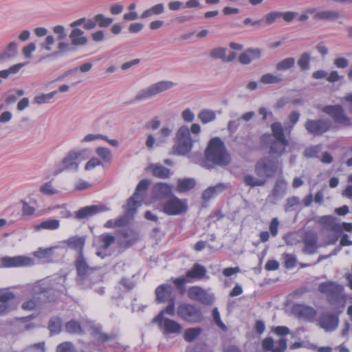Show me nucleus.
Here are the masks:
<instances>
[{"label": "nucleus", "mask_w": 352, "mask_h": 352, "mask_svg": "<svg viewBox=\"0 0 352 352\" xmlns=\"http://www.w3.org/2000/svg\"><path fill=\"white\" fill-rule=\"evenodd\" d=\"M261 51L259 49H248L239 57V62L243 65L250 64L252 60L261 57Z\"/></svg>", "instance_id": "nucleus-26"}, {"label": "nucleus", "mask_w": 352, "mask_h": 352, "mask_svg": "<svg viewBox=\"0 0 352 352\" xmlns=\"http://www.w3.org/2000/svg\"><path fill=\"white\" fill-rule=\"evenodd\" d=\"M285 258V267L292 268L296 265V259L294 256L289 254H283Z\"/></svg>", "instance_id": "nucleus-62"}, {"label": "nucleus", "mask_w": 352, "mask_h": 352, "mask_svg": "<svg viewBox=\"0 0 352 352\" xmlns=\"http://www.w3.org/2000/svg\"><path fill=\"white\" fill-rule=\"evenodd\" d=\"M69 38L70 39L72 47L74 48L86 45L89 41L81 29H72L69 34Z\"/></svg>", "instance_id": "nucleus-22"}, {"label": "nucleus", "mask_w": 352, "mask_h": 352, "mask_svg": "<svg viewBox=\"0 0 352 352\" xmlns=\"http://www.w3.org/2000/svg\"><path fill=\"white\" fill-rule=\"evenodd\" d=\"M295 311L299 316L307 319L313 318L316 315V311L311 307L303 305H298L295 307Z\"/></svg>", "instance_id": "nucleus-36"}, {"label": "nucleus", "mask_w": 352, "mask_h": 352, "mask_svg": "<svg viewBox=\"0 0 352 352\" xmlns=\"http://www.w3.org/2000/svg\"><path fill=\"white\" fill-rule=\"evenodd\" d=\"M109 210L105 204L93 205L80 208L76 212V218L82 219L87 218L99 212H105Z\"/></svg>", "instance_id": "nucleus-18"}, {"label": "nucleus", "mask_w": 352, "mask_h": 352, "mask_svg": "<svg viewBox=\"0 0 352 352\" xmlns=\"http://www.w3.org/2000/svg\"><path fill=\"white\" fill-rule=\"evenodd\" d=\"M96 153L104 162H109L111 159V152L108 148L98 147Z\"/></svg>", "instance_id": "nucleus-50"}, {"label": "nucleus", "mask_w": 352, "mask_h": 352, "mask_svg": "<svg viewBox=\"0 0 352 352\" xmlns=\"http://www.w3.org/2000/svg\"><path fill=\"white\" fill-rule=\"evenodd\" d=\"M338 317L333 314H322L319 318L320 326L327 331L335 330L338 325Z\"/></svg>", "instance_id": "nucleus-19"}, {"label": "nucleus", "mask_w": 352, "mask_h": 352, "mask_svg": "<svg viewBox=\"0 0 352 352\" xmlns=\"http://www.w3.org/2000/svg\"><path fill=\"white\" fill-rule=\"evenodd\" d=\"M322 111L329 115L335 122L343 126L351 125V122L340 105H328L322 109Z\"/></svg>", "instance_id": "nucleus-13"}, {"label": "nucleus", "mask_w": 352, "mask_h": 352, "mask_svg": "<svg viewBox=\"0 0 352 352\" xmlns=\"http://www.w3.org/2000/svg\"><path fill=\"white\" fill-rule=\"evenodd\" d=\"M66 277L58 276L52 280H44L38 283L32 288V294L34 298H38L42 302L52 300L49 294L53 291L63 292L65 291V283Z\"/></svg>", "instance_id": "nucleus-4"}, {"label": "nucleus", "mask_w": 352, "mask_h": 352, "mask_svg": "<svg viewBox=\"0 0 352 352\" xmlns=\"http://www.w3.org/2000/svg\"><path fill=\"white\" fill-rule=\"evenodd\" d=\"M172 287L170 285H162L155 290L156 300L159 302H163L171 294Z\"/></svg>", "instance_id": "nucleus-32"}, {"label": "nucleus", "mask_w": 352, "mask_h": 352, "mask_svg": "<svg viewBox=\"0 0 352 352\" xmlns=\"http://www.w3.org/2000/svg\"><path fill=\"white\" fill-rule=\"evenodd\" d=\"M65 243L72 249L78 251V254L82 253L85 245V239L82 237L73 236L68 239Z\"/></svg>", "instance_id": "nucleus-33"}, {"label": "nucleus", "mask_w": 352, "mask_h": 352, "mask_svg": "<svg viewBox=\"0 0 352 352\" xmlns=\"http://www.w3.org/2000/svg\"><path fill=\"white\" fill-rule=\"evenodd\" d=\"M126 223L124 219H118L116 220H109L104 223V227L107 228H111L114 227L122 226Z\"/></svg>", "instance_id": "nucleus-59"}, {"label": "nucleus", "mask_w": 352, "mask_h": 352, "mask_svg": "<svg viewBox=\"0 0 352 352\" xmlns=\"http://www.w3.org/2000/svg\"><path fill=\"white\" fill-rule=\"evenodd\" d=\"M206 274V268L199 265L195 264L192 269L187 272L186 274L187 278L191 280L192 278L201 279Z\"/></svg>", "instance_id": "nucleus-30"}, {"label": "nucleus", "mask_w": 352, "mask_h": 352, "mask_svg": "<svg viewBox=\"0 0 352 352\" xmlns=\"http://www.w3.org/2000/svg\"><path fill=\"white\" fill-rule=\"evenodd\" d=\"M279 170H281V166H280L278 160L271 159L269 157L260 159L254 167L256 175L265 179L266 182L267 179L273 177Z\"/></svg>", "instance_id": "nucleus-7"}, {"label": "nucleus", "mask_w": 352, "mask_h": 352, "mask_svg": "<svg viewBox=\"0 0 352 352\" xmlns=\"http://www.w3.org/2000/svg\"><path fill=\"white\" fill-rule=\"evenodd\" d=\"M195 141V140H193L190 135L188 127L182 126L175 133V143L171 153L177 155H186L191 151Z\"/></svg>", "instance_id": "nucleus-5"}, {"label": "nucleus", "mask_w": 352, "mask_h": 352, "mask_svg": "<svg viewBox=\"0 0 352 352\" xmlns=\"http://www.w3.org/2000/svg\"><path fill=\"white\" fill-rule=\"evenodd\" d=\"M201 333L199 328H190L184 332V339L187 342H192L195 340Z\"/></svg>", "instance_id": "nucleus-51"}, {"label": "nucleus", "mask_w": 352, "mask_h": 352, "mask_svg": "<svg viewBox=\"0 0 352 352\" xmlns=\"http://www.w3.org/2000/svg\"><path fill=\"white\" fill-rule=\"evenodd\" d=\"M65 329L67 333L71 334H80L82 332L80 324L75 320L68 321L65 324Z\"/></svg>", "instance_id": "nucleus-40"}, {"label": "nucleus", "mask_w": 352, "mask_h": 352, "mask_svg": "<svg viewBox=\"0 0 352 352\" xmlns=\"http://www.w3.org/2000/svg\"><path fill=\"white\" fill-rule=\"evenodd\" d=\"M315 14H316V8H309L305 10L301 14H298L296 18L298 21L301 23H306L309 16H311L312 19L315 21Z\"/></svg>", "instance_id": "nucleus-45"}, {"label": "nucleus", "mask_w": 352, "mask_h": 352, "mask_svg": "<svg viewBox=\"0 0 352 352\" xmlns=\"http://www.w3.org/2000/svg\"><path fill=\"white\" fill-rule=\"evenodd\" d=\"M150 184L149 180L142 179L138 184L135 192L128 199L126 213L128 217L133 215L136 209L141 206L144 198V192L147 189Z\"/></svg>", "instance_id": "nucleus-8"}, {"label": "nucleus", "mask_w": 352, "mask_h": 352, "mask_svg": "<svg viewBox=\"0 0 352 352\" xmlns=\"http://www.w3.org/2000/svg\"><path fill=\"white\" fill-rule=\"evenodd\" d=\"M176 83L171 80H160L138 91L135 95L133 101L141 102L146 99L152 98L158 94L173 89Z\"/></svg>", "instance_id": "nucleus-6"}, {"label": "nucleus", "mask_w": 352, "mask_h": 352, "mask_svg": "<svg viewBox=\"0 0 352 352\" xmlns=\"http://www.w3.org/2000/svg\"><path fill=\"white\" fill-rule=\"evenodd\" d=\"M177 314L182 320L190 323H197L203 319L200 309L188 303L179 305L177 309Z\"/></svg>", "instance_id": "nucleus-9"}, {"label": "nucleus", "mask_w": 352, "mask_h": 352, "mask_svg": "<svg viewBox=\"0 0 352 352\" xmlns=\"http://www.w3.org/2000/svg\"><path fill=\"white\" fill-rule=\"evenodd\" d=\"M187 210V201L175 196L170 197L162 205V211L168 215H179L186 212Z\"/></svg>", "instance_id": "nucleus-11"}, {"label": "nucleus", "mask_w": 352, "mask_h": 352, "mask_svg": "<svg viewBox=\"0 0 352 352\" xmlns=\"http://www.w3.org/2000/svg\"><path fill=\"white\" fill-rule=\"evenodd\" d=\"M318 223L333 232H340L342 231L341 225L338 223L337 219L331 215L322 216L318 219Z\"/></svg>", "instance_id": "nucleus-25"}, {"label": "nucleus", "mask_w": 352, "mask_h": 352, "mask_svg": "<svg viewBox=\"0 0 352 352\" xmlns=\"http://www.w3.org/2000/svg\"><path fill=\"white\" fill-rule=\"evenodd\" d=\"M196 185V182L194 179L188 178L184 179H179L177 186V190L179 192H184L193 188Z\"/></svg>", "instance_id": "nucleus-37"}, {"label": "nucleus", "mask_w": 352, "mask_h": 352, "mask_svg": "<svg viewBox=\"0 0 352 352\" xmlns=\"http://www.w3.org/2000/svg\"><path fill=\"white\" fill-rule=\"evenodd\" d=\"M188 296L190 299L197 300L204 305H211L214 297L199 287H190L188 290Z\"/></svg>", "instance_id": "nucleus-16"}, {"label": "nucleus", "mask_w": 352, "mask_h": 352, "mask_svg": "<svg viewBox=\"0 0 352 352\" xmlns=\"http://www.w3.org/2000/svg\"><path fill=\"white\" fill-rule=\"evenodd\" d=\"M281 17V12H272L265 15V21L267 24L273 23L278 18Z\"/></svg>", "instance_id": "nucleus-64"}, {"label": "nucleus", "mask_w": 352, "mask_h": 352, "mask_svg": "<svg viewBox=\"0 0 352 352\" xmlns=\"http://www.w3.org/2000/svg\"><path fill=\"white\" fill-rule=\"evenodd\" d=\"M54 248H38V250L35 251L33 254L34 255L38 258L45 259L47 262H50L52 259V256H53V250Z\"/></svg>", "instance_id": "nucleus-39"}, {"label": "nucleus", "mask_w": 352, "mask_h": 352, "mask_svg": "<svg viewBox=\"0 0 352 352\" xmlns=\"http://www.w3.org/2000/svg\"><path fill=\"white\" fill-rule=\"evenodd\" d=\"M39 191L47 196L53 195L57 193V190L53 187L52 182H47L43 184L39 188Z\"/></svg>", "instance_id": "nucleus-52"}, {"label": "nucleus", "mask_w": 352, "mask_h": 352, "mask_svg": "<svg viewBox=\"0 0 352 352\" xmlns=\"http://www.w3.org/2000/svg\"><path fill=\"white\" fill-rule=\"evenodd\" d=\"M76 267L78 276V283L85 288L91 287L92 283L101 281L102 276L98 269L89 267L82 253L78 254Z\"/></svg>", "instance_id": "nucleus-3"}, {"label": "nucleus", "mask_w": 352, "mask_h": 352, "mask_svg": "<svg viewBox=\"0 0 352 352\" xmlns=\"http://www.w3.org/2000/svg\"><path fill=\"white\" fill-rule=\"evenodd\" d=\"M1 265L4 267H19L30 266L34 264V259L25 256L13 257L4 256L1 259Z\"/></svg>", "instance_id": "nucleus-15"}, {"label": "nucleus", "mask_w": 352, "mask_h": 352, "mask_svg": "<svg viewBox=\"0 0 352 352\" xmlns=\"http://www.w3.org/2000/svg\"><path fill=\"white\" fill-rule=\"evenodd\" d=\"M198 118L203 124H207L215 120L216 113L210 109H204L198 114Z\"/></svg>", "instance_id": "nucleus-41"}, {"label": "nucleus", "mask_w": 352, "mask_h": 352, "mask_svg": "<svg viewBox=\"0 0 352 352\" xmlns=\"http://www.w3.org/2000/svg\"><path fill=\"white\" fill-rule=\"evenodd\" d=\"M210 55L213 58L221 59L223 62H225L226 49L221 47L214 48L210 51Z\"/></svg>", "instance_id": "nucleus-54"}, {"label": "nucleus", "mask_w": 352, "mask_h": 352, "mask_svg": "<svg viewBox=\"0 0 352 352\" xmlns=\"http://www.w3.org/2000/svg\"><path fill=\"white\" fill-rule=\"evenodd\" d=\"M340 17V12L337 10H322L316 8L315 21H336Z\"/></svg>", "instance_id": "nucleus-23"}, {"label": "nucleus", "mask_w": 352, "mask_h": 352, "mask_svg": "<svg viewBox=\"0 0 352 352\" xmlns=\"http://www.w3.org/2000/svg\"><path fill=\"white\" fill-rule=\"evenodd\" d=\"M14 298L15 296L12 292L0 289V302L12 300Z\"/></svg>", "instance_id": "nucleus-61"}, {"label": "nucleus", "mask_w": 352, "mask_h": 352, "mask_svg": "<svg viewBox=\"0 0 352 352\" xmlns=\"http://www.w3.org/2000/svg\"><path fill=\"white\" fill-rule=\"evenodd\" d=\"M318 236L314 231H308L305 234L303 243L305 246L302 249L303 252L308 254H314L316 249Z\"/></svg>", "instance_id": "nucleus-21"}, {"label": "nucleus", "mask_w": 352, "mask_h": 352, "mask_svg": "<svg viewBox=\"0 0 352 352\" xmlns=\"http://www.w3.org/2000/svg\"><path fill=\"white\" fill-rule=\"evenodd\" d=\"M212 188V190L214 192V194L216 195L224 192L228 188H229L230 185L229 184L226 183H219L215 186H210Z\"/></svg>", "instance_id": "nucleus-60"}, {"label": "nucleus", "mask_w": 352, "mask_h": 352, "mask_svg": "<svg viewBox=\"0 0 352 352\" xmlns=\"http://www.w3.org/2000/svg\"><path fill=\"white\" fill-rule=\"evenodd\" d=\"M311 59V54L308 52H305L302 54V55L300 56L299 59L298 60V65L299 67L303 70H307L309 67V63Z\"/></svg>", "instance_id": "nucleus-47"}, {"label": "nucleus", "mask_w": 352, "mask_h": 352, "mask_svg": "<svg viewBox=\"0 0 352 352\" xmlns=\"http://www.w3.org/2000/svg\"><path fill=\"white\" fill-rule=\"evenodd\" d=\"M57 94V91H54L48 94H43L34 97V102L36 104H41L49 102L51 99Z\"/></svg>", "instance_id": "nucleus-49"}, {"label": "nucleus", "mask_w": 352, "mask_h": 352, "mask_svg": "<svg viewBox=\"0 0 352 352\" xmlns=\"http://www.w3.org/2000/svg\"><path fill=\"white\" fill-rule=\"evenodd\" d=\"M23 352H45V342L34 344L24 349Z\"/></svg>", "instance_id": "nucleus-56"}, {"label": "nucleus", "mask_w": 352, "mask_h": 352, "mask_svg": "<svg viewBox=\"0 0 352 352\" xmlns=\"http://www.w3.org/2000/svg\"><path fill=\"white\" fill-rule=\"evenodd\" d=\"M61 320L58 317L52 318L49 322V329L51 333H58L61 330Z\"/></svg>", "instance_id": "nucleus-48"}, {"label": "nucleus", "mask_w": 352, "mask_h": 352, "mask_svg": "<svg viewBox=\"0 0 352 352\" xmlns=\"http://www.w3.org/2000/svg\"><path fill=\"white\" fill-rule=\"evenodd\" d=\"M172 192V186L165 183H157L156 184L152 190L153 197L156 199H162Z\"/></svg>", "instance_id": "nucleus-24"}, {"label": "nucleus", "mask_w": 352, "mask_h": 352, "mask_svg": "<svg viewBox=\"0 0 352 352\" xmlns=\"http://www.w3.org/2000/svg\"><path fill=\"white\" fill-rule=\"evenodd\" d=\"M205 166L212 168L213 166H226L231 162L223 142L219 138H212L204 151Z\"/></svg>", "instance_id": "nucleus-1"}, {"label": "nucleus", "mask_w": 352, "mask_h": 352, "mask_svg": "<svg viewBox=\"0 0 352 352\" xmlns=\"http://www.w3.org/2000/svg\"><path fill=\"white\" fill-rule=\"evenodd\" d=\"M91 335L97 337L98 340L102 342H107L116 338V335L115 333L107 334L103 333L102 331L101 326L100 325H92L91 327Z\"/></svg>", "instance_id": "nucleus-28"}, {"label": "nucleus", "mask_w": 352, "mask_h": 352, "mask_svg": "<svg viewBox=\"0 0 352 352\" xmlns=\"http://www.w3.org/2000/svg\"><path fill=\"white\" fill-rule=\"evenodd\" d=\"M112 18L107 17L102 14H97L91 19H88L87 23L85 25V29L87 30H91L97 25L101 28H105L110 26L113 23Z\"/></svg>", "instance_id": "nucleus-17"}, {"label": "nucleus", "mask_w": 352, "mask_h": 352, "mask_svg": "<svg viewBox=\"0 0 352 352\" xmlns=\"http://www.w3.org/2000/svg\"><path fill=\"white\" fill-rule=\"evenodd\" d=\"M243 180L246 186H250L252 188L256 186H263L266 183L265 179L259 177L257 178L252 175H245Z\"/></svg>", "instance_id": "nucleus-35"}, {"label": "nucleus", "mask_w": 352, "mask_h": 352, "mask_svg": "<svg viewBox=\"0 0 352 352\" xmlns=\"http://www.w3.org/2000/svg\"><path fill=\"white\" fill-rule=\"evenodd\" d=\"M289 144L287 140H274L272 142L270 147V153L277 156L283 154L285 146Z\"/></svg>", "instance_id": "nucleus-27"}, {"label": "nucleus", "mask_w": 352, "mask_h": 352, "mask_svg": "<svg viewBox=\"0 0 352 352\" xmlns=\"http://www.w3.org/2000/svg\"><path fill=\"white\" fill-rule=\"evenodd\" d=\"M53 32L58 36V39L62 41L67 36L65 29L63 25H56L54 27Z\"/></svg>", "instance_id": "nucleus-63"}, {"label": "nucleus", "mask_w": 352, "mask_h": 352, "mask_svg": "<svg viewBox=\"0 0 352 352\" xmlns=\"http://www.w3.org/2000/svg\"><path fill=\"white\" fill-rule=\"evenodd\" d=\"M318 291L325 294L327 301L336 311L339 314L343 311L346 298L342 285L336 282L327 281L319 285Z\"/></svg>", "instance_id": "nucleus-2"}, {"label": "nucleus", "mask_w": 352, "mask_h": 352, "mask_svg": "<svg viewBox=\"0 0 352 352\" xmlns=\"http://www.w3.org/2000/svg\"><path fill=\"white\" fill-rule=\"evenodd\" d=\"M153 323H157L164 333H179L182 327L177 322L162 317V314H159L153 319Z\"/></svg>", "instance_id": "nucleus-14"}, {"label": "nucleus", "mask_w": 352, "mask_h": 352, "mask_svg": "<svg viewBox=\"0 0 352 352\" xmlns=\"http://www.w3.org/2000/svg\"><path fill=\"white\" fill-rule=\"evenodd\" d=\"M164 12V6L163 3H157L156 5L153 6L152 7L145 10L140 18L142 19L150 18L154 15H160Z\"/></svg>", "instance_id": "nucleus-31"}, {"label": "nucleus", "mask_w": 352, "mask_h": 352, "mask_svg": "<svg viewBox=\"0 0 352 352\" xmlns=\"http://www.w3.org/2000/svg\"><path fill=\"white\" fill-rule=\"evenodd\" d=\"M331 126L329 120H308L305 123V128L309 133L319 136L328 131Z\"/></svg>", "instance_id": "nucleus-12"}, {"label": "nucleus", "mask_w": 352, "mask_h": 352, "mask_svg": "<svg viewBox=\"0 0 352 352\" xmlns=\"http://www.w3.org/2000/svg\"><path fill=\"white\" fill-rule=\"evenodd\" d=\"M295 58L289 57L283 59L276 65V69L278 71H285L294 67Z\"/></svg>", "instance_id": "nucleus-43"}, {"label": "nucleus", "mask_w": 352, "mask_h": 352, "mask_svg": "<svg viewBox=\"0 0 352 352\" xmlns=\"http://www.w3.org/2000/svg\"><path fill=\"white\" fill-rule=\"evenodd\" d=\"M321 145H314L305 148L303 153L304 155L308 158L316 157L321 151Z\"/></svg>", "instance_id": "nucleus-53"}, {"label": "nucleus", "mask_w": 352, "mask_h": 352, "mask_svg": "<svg viewBox=\"0 0 352 352\" xmlns=\"http://www.w3.org/2000/svg\"><path fill=\"white\" fill-rule=\"evenodd\" d=\"M60 226L59 221L57 219H48L41 222L40 224L34 226L35 230H39L40 229L45 230H56Z\"/></svg>", "instance_id": "nucleus-38"}, {"label": "nucleus", "mask_w": 352, "mask_h": 352, "mask_svg": "<svg viewBox=\"0 0 352 352\" xmlns=\"http://www.w3.org/2000/svg\"><path fill=\"white\" fill-rule=\"evenodd\" d=\"M56 352H77V351L72 343L65 342L57 346Z\"/></svg>", "instance_id": "nucleus-55"}, {"label": "nucleus", "mask_w": 352, "mask_h": 352, "mask_svg": "<svg viewBox=\"0 0 352 352\" xmlns=\"http://www.w3.org/2000/svg\"><path fill=\"white\" fill-rule=\"evenodd\" d=\"M286 188L287 183L285 181L282 179H279L275 184L272 191V195L276 197H282L285 194Z\"/></svg>", "instance_id": "nucleus-42"}, {"label": "nucleus", "mask_w": 352, "mask_h": 352, "mask_svg": "<svg viewBox=\"0 0 352 352\" xmlns=\"http://www.w3.org/2000/svg\"><path fill=\"white\" fill-rule=\"evenodd\" d=\"M212 317L216 324L222 330H226V326L223 324L220 318V314L217 308H214L212 311Z\"/></svg>", "instance_id": "nucleus-58"}, {"label": "nucleus", "mask_w": 352, "mask_h": 352, "mask_svg": "<svg viewBox=\"0 0 352 352\" xmlns=\"http://www.w3.org/2000/svg\"><path fill=\"white\" fill-rule=\"evenodd\" d=\"M271 128L275 140H287L280 123L274 122L272 124Z\"/></svg>", "instance_id": "nucleus-46"}, {"label": "nucleus", "mask_w": 352, "mask_h": 352, "mask_svg": "<svg viewBox=\"0 0 352 352\" xmlns=\"http://www.w3.org/2000/svg\"><path fill=\"white\" fill-rule=\"evenodd\" d=\"M17 54V44L15 42H10L6 50L0 54V61L14 58Z\"/></svg>", "instance_id": "nucleus-34"}, {"label": "nucleus", "mask_w": 352, "mask_h": 352, "mask_svg": "<svg viewBox=\"0 0 352 352\" xmlns=\"http://www.w3.org/2000/svg\"><path fill=\"white\" fill-rule=\"evenodd\" d=\"M86 153V150L69 151L63 159L61 168L56 170V173H61L63 170L77 171L78 164L85 160L83 155Z\"/></svg>", "instance_id": "nucleus-10"}, {"label": "nucleus", "mask_w": 352, "mask_h": 352, "mask_svg": "<svg viewBox=\"0 0 352 352\" xmlns=\"http://www.w3.org/2000/svg\"><path fill=\"white\" fill-rule=\"evenodd\" d=\"M100 239L103 243L102 248L107 249L109 246L115 242V237L109 234H102L100 236Z\"/></svg>", "instance_id": "nucleus-57"}, {"label": "nucleus", "mask_w": 352, "mask_h": 352, "mask_svg": "<svg viewBox=\"0 0 352 352\" xmlns=\"http://www.w3.org/2000/svg\"><path fill=\"white\" fill-rule=\"evenodd\" d=\"M148 170L152 172V174L160 179H166L169 177L170 170L160 165V164H151L148 167Z\"/></svg>", "instance_id": "nucleus-29"}, {"label": "nucleus", "mask_w": 352, "mask_h": 352, "mask_svg": "<svg viewBox=\"0 0 352 352\" xmlns=\"http://www.w3.org/2000/svg\"><path fill=\"white\" fill-rule=\"evenodd\" d=\"M283 80L280 75L276 76L270 73L265 74L261 77V82L263 84H278Z\"/></svg>", "instance_id": "nucleus-44"}, {"label": "nucleus", "mask_w": 352, "mask_h": 352, "mask_svg": "<svg viewBox=\"0 0 352 352\" xmlns=\"http://www.w3.org/2000/svg\"><path fill=\"white\" fill-rule=\"evenodd\" d=\"M274 340L270 338H265L262 342V347L265 351H271V352H285L287 349V340L285 338H280L276 342L277 346H274Z\"/></svg>", "instance_id": "nucleus-20"}]
</instances>
